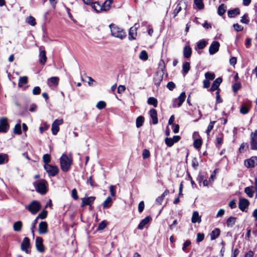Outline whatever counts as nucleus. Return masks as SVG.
<instances>
[{
    "instance_id": "63",
    "label": "nucleus",
    "mask_w": 257,
    "mask_h": 257,
    "mask_svg": "<svg viewBox=\"0 0 257 257\" xmlns=\"http://www.w3.org/2000/svg\"><path fill=\"white\" fill-rule=\"evenodd\" d=\"M49 127V125L47 123L44 124V126H40L39 128L41 133H43L44 131L47 130Z\"/></svg>"
},
{
    "instance_id": "31",
    "label": "nucleus",
    "mask_w": 257,
    "mask_h": 257,
    "mask_svg": "<svg viewBox=\"0 0 257 257\" xmlns=\"http://www.w3.org/2000/svg\"><path fill=\"white\" fill-rule=\"evenodd\" d=\"M91 7L97 13H99L102 11L101 5H100L97 2L92 3V4H91Z\"/></svg>"
},
{
    "instance_id": "18",
    "label": "nucleus",
    "mask_w": 257,
    "mask_h": 257,
    "mask_svg": "<svg viewBox=\"0 0 257 257\" xmlns=\"http://www.w3.org/2000/svg\"><path fill=\"white\" fill-rule=\"evenodd\" d=\"M94 197H89L82 198V205L81 206H84L85 205H89L90 207H91V204L95 200Z\"/></svg>"
},
{
    "instance_id": "9",
    "label": "nucleus",
    "mask_w": 257,
    "mask_h": 257,
    "mask_svg": "<svg viewBox=\"0 0 257 257\" xmlns=\"http://www.w3.org/2000/svg\"><path fill=\"white\" fill-rule=\"evenodd\" d=\"M9 128V124L8 123V119L6 117H2L0 119V133H6Z\"/></svg>"
},
{
    "instance_id": "21",
    "label": "nucleus",
    "mask_w": 257,
    "mask_h": 257,
    "mask_svg": "<svg viewBox=\"0 0 257 257\" xmlns=\"http://www.w3.org/2000/svg\"><path fill=\"white\" fill-rule=\"evenodd\" d=\"M163 80V75L161 73L157 72L154 78V81L155 83V84L158 86L160 84L161 82H162Z\"/></svg>"
},
{
    "instance_id": "56",
    "label": "nucleus",
    "mask_w": 257,
    "mask_h": 257,
    "mask_svg": "<svg viewBox=\"0 0 257 257\" xmlns=\"http://www.w3.org/2000/svg\"><path fill=\"white\" fill-rule=\"evenodd\" d=\"M43 160L45 164H48V163L50 162V156L49 154H45L43 157Z\"/></svg>"
},
{
    "instance_id": "41",
    "label": "nucleus",
    "mask_w": 257,
    "mask_h": 257,
    "mask_svg": "<svg viewBox=\"0 0 257 257\" xmlns=\"http://www.w3.org/2000/svg\"><path fill=\"white\" fill-rule=\"evenodd\" d=\"M235 221H236L235 217H230L229 218H228V219L227 220V222H226L227 225L228 227L233 226L235 223Z\"/></svg>"
},
{
    "instance_id": "25",
    "label": "nucleus",
    "mask_w": 257,
    "mask_h": 257,
    "mask_svg": "<svg viewBox=\"0 0 257 257\" xmlns=\"http://www.w3.org/2000/svg\"><path fill=\"white\" fill-rule=\"evenodd\" d=\"M207 44V41L204 39L201 40L197 43V46L195 47V50H201L204 48Z\"/></svg>"
},
{
    "instance_id": "47",
    "label": "nucleus",
    "mask_w": 257,
    "mask_h": 257,
    "mask_svg": "<svg viewBox=\"0 0 257 257\" xmlns=\"http://www.w3.org/2000/svg\"><path fill=\"white\" fill-rule=\"evenodd\" d=\"M14 133L17 135L21 134V126L19 124H16L14 128Z\"/></svg>"
},
{
    "instance_id": "54",
    "label": "nucleus",
    "mask_w": 257,
    "mask_h": 257,
    "mask_svg": "<svg viewBox=\"0 0 257 257\" xmlns=\"http://www.w3.org/2000/svg\"><path fill=\"white\" fill-rule=\"evenodd\" d=\"M106 106V103L104 101H100L96 104V107L99 109H101L104 108Z\"/></svg>"
},
{
    "instance_id": "61",
    "label": "nucleus",
    "mask_w": 257,
    "mask_h": 257,
    "mask_svg": "<svg viewBox=\"0 0 257 257\" xmlns=\"http://www.w3.org/2000/svg\"><path fill=\"white\" fill-rule=\"evenodd\" d=\"M144 207H145V204H144V201H141L139 204V206H138V211L139 212H142L144 209Z\"/></svg>"
},
{
    "instance_id": "58",
    "label": "nucleus",
    "mask_w": 257,
    "mask_h": 257,
    "mask_svg": "<svg viewBox=\"0 0 257 257\" xmlns=\"http://www.w3.org/2000/svg\"><path fill=\"white\" fill-rule=\"evenodd\" d=\"M115 188L116 187L114 185H110L109 187L110 195L112 197H114L115 196Z\"/></svg>"
},
{
    "instance_id": "19",
    "label": "nucleus",
    "mask_w": 257,
    "mask_h": 257,
    "mask_svg": "<svg viewBox=\"0 0 257 257\" xmlns=\"http://www.w3.org/2000/svg\"><path fill=\"white\" fill-rule=\"evenodd\" d=\"M149 114H150V117H151V118L152 119L153 123L154 124H157L158 122V120L157 111L155 109L152 108V109H150V110L149 111Z\"/></svg>"
},
{
    "instance_id": "62",
    "label": "nucleus",
    "mask_w": 257,
    "mask_h": 257,
    "mask_svg": "<svg viewBox=\"0 0 257 257\" xmlns=\"http://www.w3.org/2000/svg\"><path fill=\"white\" fill-rule=\"evenodd\" d=\"M41 92V89L39 86H36L33 90V94L34 95H38Z\"/></svg>"
},
{
    "instance_id": "22",
    "label": "nucleus",
    "mask_w": 257,
    "mask_h": 257,
    "mask_svg": "<svg viewBox=\"0 0 257 257\" xmlns=\"http://www.w3.org/2000/svg\"><path fill=\"white\" fill-rule=\"evenodd\" d=\"M183 5H184L185 6V8H186V6L185 3L184 2H183V1L180 2L179 3L177 6L176 9L173 11V17L174 18L176 17V16L177 15V14L182 10L181 6Z\"/></svg>"
},
{
    "instance_id": "12",
    "label": "nucleus",
    "mask_w": 257,
    "mask_h": 257,
    "mask_svg": "<svg viewBox=\"0 0 257 257\" xmlns=\"http://www.w3.org/2000/svg\"><path fill=\"white\" fill-rule=\"evenodd\" d=\"M219 46L220 44L218 42H212L209 48V54L210 55H213L216 53L218 51Z\"/></svg>"
},
{
    "instance_id": "44",
    "label": "nucleus",
    "mask_w": 257,
    "mask_h": 257,
    "mask_svg": "<svg viewBox=\"0 0 257 257\" xmlns=\"http://www.w3.org/2000/svg\"><path fill=\"white\" fill-rule=\"evenodd\" d=\"M26 22L32 26H34L36 24L35 19L32 16H29L27 18Z\"/></svg>"
},
{
    "instance_id": "39",
    "label": "nucleus",
    "mask_w": 257,
    "mask_h": 257,
    "mask_svg": "<svg viewBox=\"0 0 257 257\" xmlns=\"http://www.w3.org/2000/svg\"><path fill=\"white\" fill-rule=\"evenodd\" d=\"M148 104L153 105L154 107H157L158 105V101L157 99L153 97H149L147 101Z\"/></svg>"
},
{
    "instance_id": "26",
    "label": "nucleus",
    "mask_w": 257,
    "mask_h": 257,
    "mask_svg": "<svg viewBox=\"0 0 257 257\" xmlns=\"http://www.w3.org/2000/svg\"><path fill=\"white\" fill-rule=\"evenodd\" d=\"M151 220V218L149 216L146 217L144 219H143L139 223L138 225V229H143L144 226L149 222Z\"/></svg>"
},
{
    "instance_id": "3",
    "label": "nucleus",
    "mask_w": 257,
    "mask_h": 257,
    "mask_svg": "<svg viewBox=\"0 0 257 257\" xmlns=\"http://www.w3.org/2000/svg\"><path fill=\"white\" fill-rule=\"evenodd\" d=\"M36 190L41 194H44L47 192V182L44 179H41L33 183Z\"/></svg>"
},
{
    "instance_id": "23",
    "label": "nucleus",
    "mask_w": 257,
    "mask_h": 257,
    "mask_svg": "<svg viewBox=\"0 0 257 257\" xmlns=\"http://www.w3.org/2000/svg\"><path fill=\"white\" fill-rule=\"evenodd\" d=\"M222 82V79L220 77L217 78L216 80L213 82L211 87L210 88L211 91H213L218 88V87L220 83Z\"/></svg>"
},
{
    "instance_id": "5",
    "label": "nucleus",
    "mask_w": 257,
    "mask_h": 257,
    "mask_svg": "<svg viewBox=\"0 0 257 257\" xmlns=\"http://www.w3.org/2000/svg\"><path fill=\"white\" fill-rule=\"evenodd\" d=\"M44 169L48 175L51 176H55L59 172V168L56 166H52L50 164H45Z\"/></svg>"
},
{
    "instance_id": "48",
    "label": "nucleus",
    "mask_w": 257,
    "mask_h": 257,
    "mask_svg": "<svg viewBox=\"0 0 257 257\" xmlns=\"http://www.w3.org/2000/svg\"><path fill=\"white\" fill-rule=\"evenodd\" d=\"M206 79L209 80H212L215 78V74L212 73L206 72L205 74Z\"/></svg>"
},
{
    "instance_id": "57",
    "label": "nucleus",
    "mask_w": 257,
    "mask_h": 257,
    "mask_svg": "<svg viewBox=\"0 0 257 257\" xmlns=\"http://www.w3.org/2000/svg\"><path fill=\"white\" fill-rule=\"evenodd\" d=\"M106 222L105 221H101L98 225L97 229L98 230H103L106 226Z\"/></svg>"
},
{
    "instance_id": "52",
    "label": "nucleus",
    "mask_w": 257,
    "mask_h": 257,
    "mask_svg": "<svg viewBox=\"0 0 257 257\" xmlns=\"http://www.w3.org/2000/svg\"><path fill=\"white\" fill-rule=\"evenodd\" d=\"M165 141L166 144L169 147H172L174 144L173 139L172 138H167Z\"/></svg>"
},
{
    "instance_id": "35",
    "label": "nucleus",
    "mask_w": 257,
    "mask_h": 257,
    "mask_svg": "<svg viewBox=\"0 0 257 257\" xmlns=\"http://www.w3.org/2000/svg\"><path fill=\"white\" fill-rule=\"evenodd\" d=\"M22 227V222L21 221L16 222L13 225V229L16 231H20Z\"/></svg>"
},
{
    "instance_id": "46",
    "label": "nucleus",
    "mask_w": 257,
    "mask_h": 257,
    "mask_svg": "<svg viewBox=\"0 0 257 257\" xmlns=\"http://www.w3.org/2000/svg\"><path fill=\"white\" fill-rule=\"evenodd\" d=\"M202 145V140L201 139H196L194 141V147L196 149H199Z\"/></svg>"
},
{
    "instance_id": "64",
    "label": "nucleus",
    "mask_w": 257,
    "mask_h": 257,
    "mask_svg": "<svg viewBox=\"0 0 257 257\" xmlns=\"http://www.w3.org/2000/svg\"><path fill=\"white\" fill-rule=\"evenodd\" d=\"M150 153L148 150H144L143 152V157L144 159L148 158L150 157Z\"/></svg>"
},
{
    "instance_id": "2",
    "label": "nucleus",
    "mask_w": 257,
    "mask_h": 257,
    "mask_svg": "<svg viewBox=\"0 0 257 257\" xmlns=\"http://www.w3.org/2000/svg\"><path fill=\"white\" fill-rule=\"evenodd\" d=\"M72 164L71 157H68L66 154H63L60 158L61 168L63 172H67Z\"/></svg>"
},
{
    "instance_id": "7",
    "label": "nucleus",
    "mask_w": 257,
    "mask_h": 257,
    "mask_svg": "<svg viewBox=\"0 0 257 257\" xmlns=\"http://www.w3.org/2000/svg\"><path fill=\"white\" fill-rule=\"evenodd\" d=\"M63 122L62 119H55L52 123L51 131L54 135H56L59 131V126L62 124Z\"/></svg>"
},
{
    "instance_id": "11",
    "label": "nucleus",
    "mask_w": 257,
    "mask_h": 257,
    "mask_svg": "<svg viewBox=\"0 0 257 257\" xmlns=\"http://www.w3.org/2000/svg\"><path fill=\"white\" fill-rule=\"evenodd\" d=\"M30 246V239L28 237H26L24 238L21 244V249L25 251L27 253H29L30 251L29 248Z\"/></svg>"
},
{
    "instance_id": "53",
    "label": "nucleus",
    "mask_w": 257,
    "mask_h": 257,
    "mask_svg": "<svg viewBox=\"0 0 257 257\" xmlns=\"http://www.w3.org/2000/svg\"><path fill=\"white\" fill-rule=\"evenodd\" d=\"M49 83H51L54 85H57L58 83V78L57 77H52L48 80Z\"/></svg>"
},
{
    "instance_id": "13",
    "label": "nucleus",
    "mask_w": 257,
    "mask_h": 257,
    "mask_svg": "<svg viewBox=\"0 0 257 257\" xmlns=\"http://www.w3.org/2000/svg\"><path fill=\"white\" fill-rule=\"evenodd\" d=\"M249 204V201L247 199L239 198L238 207L242 211H245Z\"/></svg>"
},
{
    "instance_id": "30",
    "label": "nucleus",
    "mask_w": 257,
    "mask_h": 257,
    "mask_svg": "<svg viewBox=\"0 0 257 257\" xmlns=\"http://www.w3.org/2000/svg\"><path fill=\"white\" fill-rule=\"evenodd\" d=\"M113 0H107L106 1L102 6V11H107L109 8L110 5L112 3Z\"/></svg>"
},
{
    "instance_id": "1",
    "label": "nucleus",
    "mask_w": 257,
    "mask_h": 257,
    "mask_svg": "<svg viewBox=\"0 0 257 257\" xmlns=\"http://www.w3.org/2000/svg\"><path fill=\"white\" fill-rule=\"evenodd\" d=\"M110 29L111 35L120 40L125 38L126 35L123 29L118 27L114 24H111L109 26Z\"/></svg>"
},
{
    "instance_id": "8",
    "label": "nucleus",
    "mask_w": 257,
    "mask_h": 257,
    "mask_svg": "<svg viewBox=\"0 0 257 257\" xmlns=\"http://www.w3.org/2000/svg\"><path fill=\"white\" fill-rule=\"evenodd\" d=\"M250 148L251 150H257V130L250 134Z\"/></svg>"
},
{
    "instance_id": "6",
    "label": "nucleus",
    "mask_w": 257,
    "mask_h": 257,
    "mask_svg": "<svg viewBox=\"0 0 257 257\" xmlns=\"http://www.w3.org/2000/svg\"><path fill=\"white\" fill-rule=\"evenodd\" d=\"M186 98V94L184 92H182L179 96L173 101L172 107L174 108L179 107L184 102Z\"/></svg>"
},
{
    "instance_id": "15",
    "label": "nucleus",
    "mask_w": 257,
    "mask_h": 257,
    "mask_svg": "<svg viewBox=\"0 0 257 257\" xmlns=\"http://www.w3.org/2000/svg\"><path fill=\"white\" fill-rule=\"evenodd\" d=\"M48 231V224L45 221H42L39 224V233L40 234H46Z\"/></svg>"
},
{
    "instance_id": "33",
    "label": "nucleus",
    "mask_w": 257,
    "mask_h": 257,
    "mask_svg": "<svg viewBox=\"0 0 257 257\" xmlns=\"http://www.w3.org/2000/svg\"><path fill=\"white\" fill-rule=\"evenodd\" d=\"M190 69V63L189 62H185L183 64L182 71L183 75L185 76L186 74L188 72Z\"/></svg>"
},
{
    "instance_id": "20",
    "label": "nucleus",
    "mask_w": 257,
    "mask_h": 257,
    "mask_svg": "<svg viewBox=\"0 0 257 257\" xmlns=\"http://www.w3.org/2000/svg\"><path fill=\"white\" fill-rule=\"evenodd\" d=\"M191 221L193 223H200L201 221V216L199 215L198 211H194L192 214Z\"/></svg>"
},
{
    "instance_id": "50",
    "label": "nucleus",
    "mask_w": 257,
    "mask_h": 257,
    "mask_svg": "<svg viewBox=\"0 0 257 257\" xmlns=\"http://www.w3.org/2000/svg\"><path fill=\"white\" fill-rule=\"evenodd\" d=\"M139 57L141 60H146L148 59V54L145 51H142L140 53Z\"/></svg>"
},
{
    "instance_id": "49",
    "label": "nucleus",
    "mask_w": 257,
    "mask_h": 257,
    "mask_svg": "<svg viewBox=\"0 0 257 257\" xmlns=\"http://www.w3.org/2000/svg\"><path fill=\"white\" fill-rule=\"evenodd\" d=\"M249 20L247 14H244L241 17L240 22L243 24H247L249 23Z\"/></svg>"
},
{
    "instance_id": "51",
    "label": "nucleus",
    "mask_w": 257,
    "mask_h": 257,
    "mask_svg": "<svg viewBox=\"0 0 257 257\" xmlns=\"http://www.w3.org/2000/svg\"><path fill=\"white\" fill-rule=\"evenodd\" d=\"M47 211L46 210H43L41 212L37 217V219L41 218L42 219H45L47 217Z\"/></svg>"
},
{
    "instance_id": "34",
    "label": "nucleus",
    "mask_w": 257,
    "mask_h": 257,
    "mask_svg": "<svg viewBox=\"0 0 257 257\" xmlns=\"http://www.w3.org/2000/svg\"><path fill=\"white\" fill-rule=\"evenodd\" d=\"M112 199L110 197H107L103 203V207L104 208H107L111 206Z\"/></svg>"
},
{
    "instance_id": "4",
    "label": "nucleus",
    "mask_w": 257,
    "mask_h": 257,
    "mask_svg": "<svg viewBox=\"0 0 257 257\" xmlns=\"http://www.w3.org/2000/svg\"><path fill=\"white\" fill-rule=\"evenodd\" d=\"M25 208L29 211L31 214H36L41 209V205L39 201L34 200L29 205L25 206Z\"/></svg>"
},
{
    "instance_id": "60",
    "label": "nucleus",
    "mask_w": 257,
    "mask_h": 257,
    "mask_svg": "<svg viewBox=\"0 0 257 257\" xmlns=\"http://www.w3.org/2000/svg\"><path fill=\"white\" fill-rule=\"evenodd\" d=\"M204 234L201 233H198L197 234V239H196L197 242H199L202 241L204 239Z\"/></svg>"
},
{
    "instance_id": "38",
    "label": "nucleus",
    "mask_w": 257,
    "mask_h": 257,
    "mask_svg": "<svg viewBox=\"0 0 257 257\" xmlns=\"http://www.w3.org/2000/svg\"><path fill=\"white\" fill-rule=\"evenodd\" d=\"M226 7L224 4L220 5L218 8V14L222 16L226 11Z\"/></svg>"
},
{
    "instance_id": "45",
    "label": "nucleus",
    "mask_w": 257,
    "mask_h": 257,
    "mask_svg": "<svg viewBox=\"0 0 257 257\" xmlns=\"http://www.w3.org/2000/svg\"><path fill=\"white\" fill-rule=\"evenodd\" d=\"M5 161H8V155L6 154H0V165L4 164Z\"/></svg>"
},
{
    "instance_id": "55",
    "label": "nucleus",
    "mask_w": 257,
    "mask_h": 257,
    "mask_svg": "<svg viewBox=\"0 0 257 257\" xmlns=\"http://www.w3.org/2000/svg\"><path fill=\"white\" fill-rule=\"evenodd\" d=\"M191 242L190 240H186L183 244V246L182 247V250L185 252H187V248L191 244Z\"/></svg>"
},
{
    "instance_id": "28",
    "label": "nucleus",
    "mask_w": 257,
    "mask_h": 257,
    "mask_svg": "<svg viewBox=\"0 0 257 257\" xmlns=\"http://www.w3.org/2000/svg\"><path fill=\"white\" fill-rule=\"evenodd\" d=\"M169 191L168 190H166L161 196H159L158 197H157L156 198V203L159 205L161 204L163 200L164 199V197L166 196H167L168 194H169Z\"/></svg>"
},
{
    "instance_id": "37",
    "label": "nucleus",
    "mask_w": 257,
    "mask_h": 257,
    "mask_svg": "<svg viewBox=\"0 0 257 257\" xmlns=\"http://www.w3.org/2000/svg\"><path fill=\"white\" fill-rule=\"evenodd\" d=\"M249 111V107L247 105L245 104H243L241 106L240 109V112L243 114H247Z\"/></svg>"
},
{
    "instance_id": "43",
    "label": "nucleus",
    "mask_w": 257,
    "mask_h": 257,
    "mask_svg": "<svg viewBox=\"0 0 257 257\" xmlns=\"http://www.w3.org/2000/svg\"><path fill=\"white\" fill-rule=\"evenodd\" d=\"M215 121H211L207 127V128L206 131V133L207 136H209L210 134V132L212 131L214 127V125L215 123Z\"/></svg>"
},
{
    "instance_id": "17",
    "label": "nucleus",
    "mask_w": 257,
    "mask_h": 257,
    "mask_svg": "<svg viewBox=\"0 0 257 257\" xmlns=\"http://www.w3.org/2000/svg\"><path fill=\"white\" fill-rule=\"evenodd\" d=\"M39 57L40 63L42 65L45 64L47 60L46 52L44 49L42 48L41 47L40 48V53Z\"/></svg>"
},
{
    "instance_id": "40",
    "label": "nucleus",
    "mask_w": 257,
    "mask_h": 257,
    "mask_svg": "<svg viewBox=\"0 0 257 257\" xmlns=\"http://www.w3.org/2000/svg\"><path fill=\"white\" fill-rule=\"evenodd\" d=\"M194 2L198 9L201 10L204 9L203 0H194Z\"/></svg>"
},
{
    "instance_id": "36",
    "label": "nucleus",
    "mask_w": 257,
    "mask_h": 257,
    "mask_svg": "<svg viewBox=\"0 0 257 257\" xmlns=\"http://www.w3.org/2000/svg\"><path fill=\"white\" fill-rule=\"evenodd\" d=\"M27 82L28 77L27 76L20 77L19 80L18 86L21 87L24 84H26Z\"/></svg>"
},
{
    "instance_id": "10",
    "label": "nucleus",
    "mask_w": 257,
    "mask_h": 257,
    "mask_svg": "<svg viewBox=\"0 0 257 257\" xmlns=\"http://www.w3.org/2000/svg\"><path fill=\"white\" fill-rule=\"evenodd\" d=\"M139 27V24H135L134 26L131 27L129 31L128 39L129 40H134L136 39L137 35V29Z\"/></svg>"
},
{
    "instance_id": "59",
    "label": "nucleus",
    "mask_w": 257,
    "mask_h": 257,
    "mask_svg": "<svg viewBox=\"0 0 257 257\" xmlns=\"http://www.w3.org/2000/svg\"><path fill=\"white\" fill-rule=\"evenodd\" d=\"M234 30L237 32L241 31L243 29V27L239 25L238 24H235L233 25Z\"/></svg>"
},
{
    "instance_id": "42",
    "label": "nucleus",
    "mask_w": 257,
    "mask_h": 257,
    "mask_svg": "<svg viewBox=\"0 0 257 257\" xmlns=\"http://www.w3.org/2000/svg\"><path fill=\"white\" fill-rule=\"evenodd\" d=\"M144 122V117L142 116H140L137 117L136 119V126L137 127H141Z\"/></svg>"
},
{
    "instance_id": "27",
    "label": "nucleus",
    "mask_w": 257,
    "mask_h": 257,
    "mask_svg": "<svg viewBox=\"0 0 257 257\" xmlns=\"http://www.w3.org/2000/svg\"><path fill=\"white\" fill-rule=\"evenodd\" d=\"M192 54V50L190 46H185L183 49V55L185 58H189Z\"/></svg>"
},
{
    "instance_id": "24",
    "label": "nucleus",
    "mask_w": 257,
    "mask_h": 257,
    "mask_svg": "<svg viewBox=\"0 0 257 257\" xmlns=\"http://www.w3.org/2000/svg\"><path fill=\"white\" fill-rule=\"evenodd\" d=\"M240 14V10L238 8H235L233 10H229L227 12L228 16L229 18H234Z\"/></svg>"
},
{
    "instance_id": "16",
    "label": "nucleus",
    "mask_w": 257,
    "mask_h": 257,
    "mask_svg": "<svg viewBox=\"0 0 257 257\" xmlns=\"http://www.w3.org/2000/svg\"><path fill=\"white\" fill-rule=\"evenodd\" d=\"M36 246L37 250L41 252L44 251L45 248L43 244V239L40 237H37L36 238Z\"/></svg>"
},
{
    "instance_id": "29",
    "label": "nucleus",
    "mask_w": 257,
    "mask_h": 257,
    "mask_svg": "<svg viewBox=\"0 0 257 257\" xmlns=\"http://www.w3.org/2000/svg\"><path fill=\"white\" fill-rule=\"evenodd\" d=\"M220 230L218 228H215L210 233V239L213 240L217 238L220 234Z\"/></svg>"
},
{
    "instance_id": "32",
    "label": "nucleus",
    "mask_w": 257,
    "mask_h": 257,
    "mask_svg": "<svg viewBox=\"0 0 257 257\" xmlns=\"http://www.w3.org/2000/svg\"><path fill=\"white\" fill-rule=\"evenodd\" d=\"M244 192L249 197H252L254 194L253 187H247L244 189Z\"/></svg>"
},
{
    "instance_id": "14",
    "label": "nucleus",
    "mask_w": 257,
    "mask_h": 257,
    "mask_svg": "<svg viewBox=\"0 0 257 257\" xmlns=\"http://www.w3.org/2000/svg\"><path fill=\"white\" fill-rule=\"evenodd\" d=\"M244 165L247 168H252L257 165V157H251L244 161Z\"/></svg>"
}]
</instances>
